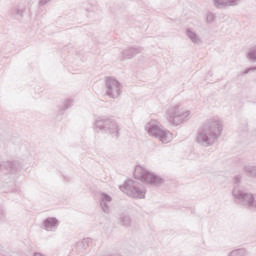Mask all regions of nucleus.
Masks as SVG:
<instances>
[{
  "mask_svg": "<svg viewBox=\"0 0 256 256\" xmlns=\"http://www.w3.org/2000/svg\"><path fill=\"white\" fill-rule=\"evenodd\" d=\"M222 133L223 121L218 117L208 118L201 126L196 136V142L202 147H211L217 143Z\"/></svg>",
  "mask_w": 256,
  "mask_h": 256,
  "instance_id": "f257e3e1",
  "label": "nucleus"
},
{
  "mask_svg": "<svg viewBox=\"0 0 256 256\" xmlns=\"http://www.w3.org/2000/svg\"><path fill=\"white\" fill-rule=\"evenodd\" d=\"M166 118L170 125L179 127L191 120V110L183 104H174L166 110Z\"/></svg>",
  "mask_w": 256,
  "mask_h": 256,
  "instance_id": "f03ea898",
  "label": "nucleus"
},
{
  "mask_svg": "<svg viewBox=\"0 0 256 256\" xmlns=\"http://www.w3.org/2000/svg\"><path fill=\"white\" fill-rule=\"evenodd\" d=\"M145 129L150 137H155L161 143L167 144L173 141V133L163 129L161 124L154 119L146 124Z\"/></svg>",
  "mask_w": 256,
  "mask_h": 256,
  "instance_id": "7ed1b4c3",
  "label": "nucleus"
},
{
  "mask_svg": "<svg viewBox=\"0 0 256 256\" xmlns=\"http://www.w3.org/2000/svg\"><path fill=\"white\" fill-rule=\"evenodd\" d=\"M134 178L142 183H148V185H154L157 187L164 183L163 178L161 176H157L156 174L150 172L143 166H136L134 169Z\"/></svg>",
  "mask_w": 256,
  "mask_h": 256,
  "instance_id": "20e7f679",
  "label": "nucleus"
},
{
  "mask_svg": "<svg viewBox=\"0 0 256 256\" xmlns=\"http://www.w3.org/2000/svg\"><path fill=\"white\" fill-rule=\"evenodd\" d=\"M120 191L133 199H145V188L141 186L139 182L132 179L126 180L125 183L120 186Z\"/></svg>",
  "mask_w": 256,
  "mask_h": 256,
  "instance_id": "39448f33",
  "label": "nucleus"
},
{
  "mask_svg": "<svg viewBox=\"0 0 256 256\" xmlns=\"http://www.w3.org/2000/svg\"><path fill=\"white\" fill-rule=\"evenodd\" d=\"M232 195L234 199L239 201L242 207H246L247 209H256V195L249 193L245 190H241L238 187H235L232 191Z\"/></svg>",
  "mask_w": 256,
  "mask_h": 256,
  "instance_id": "423d86ee",
  "label": "nucleus"
},
{
  "mask_svg": "<svg viewBox=\"0 0 256 256\" xmlns=\"http://www.w3.org/2000/svg\"><path fill=\"white\" fill-rule=\"evenodd\" d=\"M102 130L112 135V137H119V125L113 118L99 117L96 119V131Z\"/></svg>",
  "mask_w": 256,
  "mask_h": 256,
  "instance_id": "0eeeda50",
  "label": "nucleus"
},
{
  "mask_svg": "<svg viewBox=\"0 0 256 256\" xmlns=\"http://www.w3.org/2000/svg\"><path fill=\"white\" fill-rule=\"evenodd\" d=\"M123 86L121 82L113 77H108L105 80V95L110 99H119L121 97V93Z\"/></svg>",
  "mask_w": 256,
  "mask_h": 256,
  "instance_id": "6e6552de",
  "label": "nucleus"
},
{
  "mask_svg": "<svg viewBox=\"0 0 256 256\" xmlns=\"http://www.w3.org/2000/svg\"><path fill=\"white\" fill-rule=\"evenodd\" d=\"M113 201V198L105 192L99 194L100 209L103 213H109L111 211L109 204Z\"/></svg>",
  "mask_w": 256,
  "mask_h": 256,
  "instance_id": "1a4fd4ad",
  "label": "nucleus"
},
{
  "mask_svg": "<svg viewBox=\"0 0 256 256\" xmlns=\"http://www.w3.org/2000/svg\"><path fill=\"white\" fill-rule=\"evenodd\" d=\"M143 53V48L141 47H132L127 48L120 53V61H125V59H133L136 55Z\"/></svg>",
  "mask_w": 256,
  "mask_h": 256,
  "instance_id": "9d476101",
  "label": "nucleus"
},
{
  "mask_svg": "<svg viewBox=\"0 0 256 256\" xmlns=\"http://www.w3.org/2000/svg\"><path fill=\"white\" fill-rule=\"evenodd\" d=\"M185 35L189 41L193 43V45H202L203 44V38H201V35L195 31L193 28H187L185 30Z\"/></svg>",
  "mask_w": 256,
  "mask_h": 256,
  "instance_id": "9b49d317",
  "label": "nucleus"
},
{
  "mask_svg": "<svg viewBox=\"0 0 256 256\" xmlns=\"http://www.w3.org/2000/svg\"><path fill=\"white\" fill-rule=\"evenodd\" d=\"M241 0H213L214 7L217 9H225V7H233L238 5Z\"/></svg>",
  "mask_w": 256,
  "mask_h": 256,
  "instance_id": "f8f14e48",
  "label": "nucleus"
},
{
  "mask_svg": "<svg viewBox=\"0 0 256 256\" xmlns=\"http://www.w3.org/2000/svg\"><path fill=\"white\" fill-rule=\"evenodd\" d=\"M43 225L46 231H55L57 227H59V221L57 220V218H47L44 221Z\"/></svg>",
  "mask_w": 256,
  "mask_h": 256,
  "instance_id": "ddd939ff",
  "label": "nucleus"
},
{
  "mask_svg": "<svg viewBox=\"0 0 256 256\" xmlns=\"http://www.w3.org/2000/svg\"><path fill=\"white\" fill-rule=\"evenodd\" d=\"M116 217L124 227H129V225H131V218L127 214H117Z\"/></svg>",
  "mask_w": 256,
  "mask_h": 256,
  "instance_id": "4468645a",
  "label": "nucleus"
},
{
  "mask_svg": "<svg viewBox=\"0 0 256 256\" xmlns=\"http://www.w3.org/2000/svg\"><path fill=\"white\" fill-rule=\"evenodd\" d=\"M217 17L215 16V13L213 12H207L204 15V21L207 25H213V22L216 21Z\"/></svg>",
  "mask_w": 256,
  "mask_h": 256,
  "instance_id": "2eb2a0df",
  "label": "nucleus"
},
{
  "mask_svg": "<svg viewBox=\"0 0 256 256\" xmlns=\"http://www.w3.org/2000/svg\"><path fill=\"white\" fill-rule=\"evenodd\" d=\"M228 256H249V252L246 249H237L231 251Z\"/></svg>",
  "mask_w": 256,
  "mask_h": 256,
  "instance_id": "dca6fc26",
  "label": "nucleus"
},
{
  "mask_svg": "<svg viewBox=\"0 0 256 256\" xmlns=\"http://www.w3.org/2000/svg\"><path fill=\"white\" fill-rule=\"evenodd\" d=\"M247 59L249 61H252V63H256V46H254L248 51Z\"/></svg>",
  "mask_w": 256,
  "mask_h": 256,
  "instance_id": "f3484780",
  "label": "nucleus"
},
{
  "mask_svg": "<svg viewBox=\"0 0 256 256\" xmlns=\"http://www.w3.org/2000/svg\"><path fill=\"white\" fill-rule=\"evenodd\" d=\"M244 172L248 173L250 177H256V166H245L244 167Z\"/></svg>",
  "mask_w": 256,
  "mask_h": 256,
  "instance_id": "a211bd4d",
  "label": "nucleus"
},
{
  "mask_svg": "<svg viewBox=\"0 0 256 256\" xmlns=\"http://www.w3.org/2000/svg\"><path fill=\"white\" fill-rule=\"evenodd\" d=\"M76 247L78 249H87L89 247V239H83L80 242H77Z\"/></svg>",
  "mask_w": 256,
  "mask_h": 256,
  "instance_id": "6ab92c4d",
  "label": "nucleus"
},
{
  "mask_svg": "<svg viewBox=\"0 0 256 256\" xmlns=\"http://www.w3.org/2000/svg\"><path fill=\"white\" fill-rule=\"evenodd\" d=\"M72 106H73V99H67L64 102V109H69V107H72Z\"/></svg>",
  "mask_w": 256,
  "mask_h": 256,
  "instance_id": "aec40b11",
  "label": "nucleus"
},
{
  "mask_svg": "<svg viewBox=\"0 0 256 256\" xmlns=\"http://www.w3.org/2000/svg\"><path fill=\"white\" fill-rule=\"evenodd\" d=\"M251 71H256V67L245 69L244 71L240 72V75H247L248 73H251Z\"/></svg>",
  "mask_w": 256,
  "mask_h": 256,
  "instance_id": "412c9836",
  "label": "nucleus"
},
{
  "mask_svg": "<svg viewBox=\"0 0 256 256\" xmlns=\"http://www.w3.org/2000/svg\"><path fill=\"white\" fill-rule=\"evenodd\" d=\"M24 13H25V9L23 8L16 9V15H20V17H23Z\"/></svg>",
  "mask_w": 256,
  "mask_h": 256,
  "instance_id": "4be33fe9",
  "label": "nucleus"
},
{
  "mask_svg": "<svg viewBox=\"0 0 256 256\" xmlns=\"http://www.w3.org/2000/svg\"><path fill=\"white\" fill-rule=\"evenodd\" d=\"M52 0H40L39 5H47V3H51Z\"/></svg>",
  "mask_w": 256,
  "mask_h": 256,
  "instance_id": "5701e85b",
  "label": "nucleus"
},
{
  "mask_svg": "<svg viewBox=\"0 0 256 256\" xmlns=\"http://www.w3.org/2000/svg\"><path fill=\"white\" fill-rule=\"evenodd\" d=\"M235 183H241V175H237L234 177Z\"/></svg>",
  "mask_w": 256,
  "mask_h": 256,
  "instance_id": "b1692460",
  "label": "nucleus"
},
{
  "mask_svg": "<svg viewBox=\"0 0 256 256\" xmlns=\"http://www.w3.org/2000/svg\"><path fill=\"white\" fill-rule=\"evenodd\" d=\"M5 219V214L3 213V210L0 209V221H3Z\"/></svg>",
  "mask_w": 256,
  "mask_h": 256,
  "instance_id": "393cba45",
  "label": "nucleus"
}]
</instances>
